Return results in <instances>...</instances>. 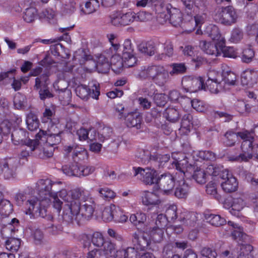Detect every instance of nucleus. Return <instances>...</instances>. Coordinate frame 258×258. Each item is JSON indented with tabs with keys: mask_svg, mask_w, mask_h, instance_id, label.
Listing matches in <instances>:
<instances>
[{
	"mask_svg": "<svg viewBox=\"0 0 258 258\" xmlns=\"http://www.w3.org/2000/svg\"><path fill=\"white\" fill-rule=\"evenodd\" d=\"M27 134V133L24 130L21 128L15 130L12 133V140L15 145H30L31 148L34 149V146L35 147V145H36L37 139H41L42 136L44 135V132L40 130L36 135V139L35 140L28 139Z\"/></svg>",
	"mask_w": 258,
	"mask_h": 258,
	"instance_id": "obj_3",
	"label": "nucleus"
},
{
	"mask_svg": "<svg viewBox=\"0 0 258 258\" xmlns=\"http://www.w3.org/2000/svg\"><path fill=\"white\" fill-rule=\"evenodd\" d=\"M38 138L36 141V143L35 145L34 149L31 150L32 151L35 150V156L41 159H46L51 157L53 156V151L51 148H43V150L39 147V142Z\"/></svg>",
	"mask_w": 258,
	"mask_h": 258,
	"instance_id": "obj_21",
	"label": "nucleus"
},
{
	"mask_svg": "<svg viewBox=\"0 0 258 258\" xmlns=\"http://www.w3.org/2000/svg\"><path fill=\"white\" fill-rule=\"evenodd\" d=\"M218 17L219 21L225 25H231L235 22L237 15L232 6L222 7L219 9Z\"/></svg>",
	"mask_w": 258,
	"mask_h": 258,
	"instance_id": "obj_11",
	"label": "nucleus"
},
{
	"mask_svg": "<svg viewBox=\"0 0 258 258\" xmlns=\"http://www.w3.org/2000/svg\"><path fill=\"white\" fill-rule=\"evenodd\" d=\"M87 157V151L78 147L77 149H74V152L72 154V158L75 163H78L79 160L84 159Z\"/></svg>",
	"mask_w": 258,
	"mask_h": 258,
	"instance_id": "obj_55",
	"label": "nucleus"
},
{
	"mask_svg": "<svg viewBox=\"0 0 258 258\" xmlns=\"http://www.w3.org/2000/svg\"><path fill=\"white\" fill-rule=\"evenodd\" d=\"M96 67L98 71L103 74L107 73L110 69V64L108 59L102 54L98 57Z\"/></svg>",
	"mask_w": 258,
	"mask_h": 258,
	"instance_id": "obj_30",
	"label": "nucleus"
},
{
	"mask_svg": "<svg viewBox=\"0 0 258 258\" xmlns=\"http://www.w3.org/2000/svg\"><path fill=\"white\" fill-rule=\"evenodd\" d=\"M206 87L212 93H218L220 90L222 89L220 81H212L207 80L205 84Z\"/></svg>",
	"mask_w": 258,
	"mask_h": 258,
	"instance_id": "obj_50",
	"label": "nucleus"
},
{
	"mask_svg": "<svg viewBox=\"0 0 258 258\" xmlns=\"http://www.w3.org/2000/svg\"><path fill=\"white\" fill-rule=\"evenodd\" d=\"M117 207L113 204L110 205L109 206L106 207L102 214V218L105 222H110L112 220L114 221L115 213H116Z\"/></svg>",
	"mask_w": 258,
	"mask_h": 258,
	"instance_id": "obj_22",
	"label": "nucleus"
},
{
	"mask_svg": "<svg viewBox=\"0 0 258 258\" xmlns=\"http://www.w3.org/2000/svg\"><path fill=\"white\" fill-rule=\"evenodd\" d=\"M58 194L60 198L68 204L81 202L84 199L85 191L80 188L72 189L68 193L66 189H60Z\"/></svg>",
	"mask_w": 258,
	"mask_h": 258,
	"instance_id": "obj_9",
	"label": "nucleus"
},
{
	"mask_svg": "<svg viewBox=\"0 0 258 258\" xmlns=\"http://www.w3.org/2000/svg\"><path fill=\"white\" fill-rule=\"evenodd\" d=\"M224 136L225 138L224 144L226 146L230 147L235 145L237 140V133L232 131H229L225 134Z\"/></svg>",
	"mask_w": 258,
	"mask_h": 258,
	"instance_id": "obj_48",
	"label": "nucleus"
},
{
	"mask_svg": "<svg viewBox=\"0 0 258 258\" xmlns=\"http://www.w3.org/2000/svg\"><path fill=\"white\" fill-rule=\"evenodd\" d=\"M200 254L202 256L207 258H216L217 256V253L215 249L207 246L201 248Z\"/></svg>",
	"mask_w": 258,
	"mask_h": 258,
	"instance_id": "obj_62",
	"label": "nucleus"
},
{
	"mask_svg": "<svg viewBox=\"0 0 258 258\" xmlns=\"http://www.w3.org/2000/svg\"><path fill=\"white\" fill-rule=\"evenodd\" d=\"M123 50H122V57L123 58H128L129 56L132 55L133 54H135L134 52V49L132 46V44L131 40L126 39L123 45Z\"/></svg>",
	"mask_w": 258,
	"mask_h": 258,
	"instance_id": "obj_53",
	"label": "nucleus"
},
{
	"mask_svg": "<svg viewBox=\"0 0 258 258\" xmlns=\"http://www.w3.org/2000/svg\"><path fill=\"white\" fill-rule=\"evenodd\" d=\"M26 97L18 93L14 98V105L16 108L22 109L26 107Z\"/></svg>",
	"mask_w": 258,
	"mask_h": 258,
	"instance_id": "obj_46",
	"label": "nucleus"
},
{
	"mask_svg": "<svg viewBox=\"0 0 258 258\" xmlns=\"http://www.w3.org/2000/svg\"><path fill=\"white\" fill-rule=\"evenodd\" d=\"M197 220L196 214L193 212H188L186 213L183 217L182 221L183 223L187 226H194Z\"/></svg>",
	"mask_w": 258,
	"mask_h": 258,
	"instance_id": "obj_54",
	"label": "nucleus"
},
{
	"mask_svg": "<svg viewBox=\"0 0 258 258\" xmlns=\"http://www.w3.org/2000/svg\"><path fill=\"white\" fill-rule=\"evenodd\" d=\"M242 150L243 152H251L252 157L258 159V144L245 141L242 146Z\"/></svg>",
	"mask_w": 258,
	"mask_h": 258,
	"instance_id": "obj_36",
	"label": "nucleus"
},
{
	"mask_svg": "<svg viewBox=\"0 0 258 258\" xmlns=\"http://www.w3.org/2000/svg\"><path fill=\"white\" fill-rule=\"evenodd\" d=\"M253 249V246L249 244H242L232 250L231 255L235 256L237 253V258H253L251 253Z\"/></svg>",
	"mask_w": 258,
	"mask_h": 258,
	"instance_id": "obj_16",
	"label": "nucleus"
},
{
	"mask_svg": "<svg viewBox=\"0 0 258 258\" xmlns=\"http://www.w3.org/2000/svg\"><path fill=\"white\" fill-rule=\"evenodd\" d=\"M197 0H181L185 12L187 15H191L196 8V3Z\"/></svg>",
	"mask_w": 258,
	"mask_h": 258,
	"instance_id": "obj_56",
	"label": "nucleus"
},
{
	"mask_svg": "<svg viewBox=\"0 0 258 258\" xmlns=\"http://www.w3.org/2000/svg\"><path fill=\"white\" fill-rule=\"evenodd\" d=\"M98 191L100 196L106 201H109L116 196L115 193L108 187L99 188Z\"/></svg>",
	"mask_w": 258,
	"mask_h": 258,
	"instance_id": "obj_52",
	"label": "nucleus"
},
{
	"mask_svg": "<svg viewBox=\"0 0 258 258\" xmlns=\"http://www.w3.org/2000/svg\"><path fill=\"white\" fill-rule=\"evenodd\" d=\"M181 84L187 92H196L201 89H206L204 80L200 76H185L183 78Z\"/></svg>",
	"mask_w": 258,
	"mask_h": 258,
	"instance_id": "obj_5",
	"label": "nucleus"
},
{
	"mask_svg": "<svg viewBox=\"0 0 258 258\" xmlns=\"http://www.w3.org/2000/svg\"><path fill=\"white\" fill-rule=\"evenodd\" d=\"M146 219V214L143 213L132 214L130 218V221L136 226H141L145 222Z\"/></svg>",
	"mask_w": 258,
	"mask_h": 258,
	"instance_id": "obj_41",
	"label": "nucleus"
},
{
	"mask_svg": "<svg viewBox=\"0 0 258 258\" xmlns=\"http://www.w3.org/2000/svg\"><path fill=\"white\" fill-rule=\"evenodd\" d=\"M192 119V116L190 114L187 113L184 114L181 119V127L189 132L192 126L191 123Z\"/></svg>",
	"mask_w": 258,
	"mask_h": 258,
	"instance_id": "obj_60",
	"label": "nucleus"
},
{
	"mask_svg": "<svg viewBox=\"0 0 258 258\" xmlns=\"http://www.w3.org/2000/svg\"><path fill=\"white\" fill-rule=\"evenodd\" d=\"M205 218L208 222L216 227L222 226L226 223V220L219 215L206 214Z\"/></svg>",
	"mask_w": 258,
	"mask_h": 258,
	"instance_id": "obj_37",
	"label": "nucleus"
},
{
	"mask_svg": "<svg viewBox=\"0 0 258 258\" xmlns=\"http://www.w3.org/2000/svg\"><path fill=\"white\" fill-rule=\"evenodd\" d=\"M81 202L66 204V207L63 212V220L67 223H73L76 221L79 225L81 218L80 215Z\"/></svg>",
	"mask_w": 258,
	"mask_h": 258,
	"instance_id": "obj_4",
	"label": "nucleus"
},
{
	"mask_svg": "<svg viewBox=\"0 0 258 258\" xmlns=\"http://www.w3.org/2000/svg\"><path fill=\"white\" fill-rule=\"evenodd\" d=\"M26 123L28 130L33 131L38 128L39 121L35 114L30 112L27 116Z\"/></svg>",
	"mask_w": 258,
	"mask_h": 258,
	"instance_id": "obj_38",
	"label": "nucleus"
},
{
	"mask_svg": "<svg viewBox=\"0 0 258 258\" xmlns=\"http://www.w3.org/2000/svg\"><path fill=\"white\" fill-rule=\"evenodd\" d=\"M48 84L49 73H44L35 79L34 88L38 90L40 88L41 85L43 87H46Z\"/></svg>",
	"mask_w": 258,
	"mask_h": 258,
	"instance_id": "obj_45",
	"label": "nucleus"
},
{
	"mask_svg": "<svg viewBox=\"0 0 258 258\" xmlns=\"http://www.w3.org/2000/svg\"><path fill=\"white\" fill-rule=\"evenodd\" d=\"M132 242L134 248L138 252L147 250L150 243V237L147 233L139 232L133 235Z\"/></svg>",
	"mask_w": 258,
	"mask_h": 258,
	"instance_id": "obj_10",
	"label": "nucleus"
},
{
	"mask_svg": "<svg viewBox=\"0 0 258 258\" xmlns=\"http://www.w3.org/2000/svg\"><path fill=\"white\" fill-rule=\"evenodd\" d=\"M192 172V174H189V175L190 176H191L198 183L203 184L206 182L207 174L204 170L197 167L196 169L195 168Z\"/></svg>",
	"mask_w": 258,
	"mask_h": 258,
	"instance_id": "obj_31",
	"label": "nucleus"
},
{
	"mask_svg": "<svg viewBox=\"0 0 258 258\" xmlns=\"http://www.w3.org/2000/svg\"><path fill=\"white\" fill-rule=\"evenodd\" d=\"M151 236L155 242H160L163 239L164 229L154 228L151 231Z\"/></svg>",
	"mask_w": 258,
	"mask_h": 258,
	"instance_id": "obj_61",
	"label": "nucleus"
},
{
	"mask_svg": "<svg viewBox=\"0 0 258 258\" xmlns=\"http://www.w3.org/2000/svg\"><path fill=\"white\" fill-rule=\"evenodd\" d=\"M102 246L103 248L101 250L107 258L112 257L117 251L115 244L110 240H106Z\"/></svg>",
	"mask_w": 258,
	"mask_h": 258,
	"instance_id": "obj_40",
	"label": "nucleus"
},
{
	"mask_svg": "<svg viewBox=\"0 0 258 258\" xmlns=\"http://www.w3.org/2000/svg\"><path fill=\"white\" fill-rule=\"evenodd\" d=\"M105 241L102 234L100 232H94L91 236L92 243L95 246H102Z\"/></svg>",
	"mask_w": 258,
	"mask_h": 258,
	"instance_id": "obj_59",
	"label": "nucleus"
},
{
	"mask_svg": "<svg viewBox=\"0 0 258 258\" xmlns=\"http://www.w3.org/2000/svg\"><path fill=\"white\" fill-rule=\"evenodd\" d=\"M61 171L64 174L69 176H79V164L78 163H73L71 165L67 164L63 165L61 167Z\"/></svg>",
	"mask_w": 258,
	"mask_h": 258,
	"instance_id": "obj_27",
	"label": "nucleus"
},
{
	"mask_svg": "<svg viewBox=\"0 0 258 258\" xmlns=\"http://www.w3.org/2000/svg\"><path fill=\"white\" fill-rule=\"evenodd\" d=\"M164 115L168 121L172 122L177 121L180 117L179 111L173 107L166 108L164 113Z\"/></svg>",
	"mask_w": 258,
	"mask_h": 258,
	"instance_id": "obj_39",
	"label": "nucleus"
},
{
	"mask_svg": "<svg viewBox=\"0 0 258 258\" xmlns=\"http://www.w3.org/2000/svg\"><path fill=\"white\" fill-rule=\"evenodd\" d=\"M257 128L258 125H255L254 127L250 131L244 130L242 132L237 133V138L239 137L243 140L241 144V148L243 143L245 141H249V142L254 143L253 141L254 136L255 135V130Z\"/></svg>",
	"mask_w": 258,
	"mask_h": 258,
	"instance_id": "obj_29",
	"label": "nucleus"
},
{
	"mask_svg": "<svg viewBox=\"0 0 258 258\" xmlns=\"http://www.w3.org/2000/svg\"><path fill=\"white\" fill-rule=\"evenodd\" d=\"M153 100L157 106L163 107L167 103V97L164 93H156L154 95Z\"/></svg>",
	"mask_w": 258,
	"mask_h": 258,
	"instance_id": "obj_63",
	"label": "nucleus"
},
{
	"mask_svg": "<svg viewBox=\"0 0 258 258\" xmlns=\"http://www.w3.org/2000/svg\"><path fill=\"white\" fill-rule=\"evenodd\" d=\"M133 170L135 172L134 176L137 177L138 179L142 181L146 184H152L156 183L157 174L154 169L134 167Z\"/></svg>",
	"mask_w": 258,
	"mask_h": 258,
	"instance_id": "obj_6",
	"label": "nucleus"
},
{
	"mask_svg": "<svg viewBox=\"0 0 258 258\" xmlns=\"http://www.w3.org/2000/svg\"><path fill=\"white\" fill-rule=\"evenodd\" d=\"M99 90V85L96 84H93L92 89L84 85H79L75 89L77 95L85 101L88 100L90 96L94 99H98L100 95Z\"/></svg>",
	"mask_w": 258,
	"mask_h": 258,
	"instance_id": "obj_7",
	"label": "nucleus"
},
{
	"mask_svg": "<svg viewBox=\"0 0 258 258\" xmlns=\"http://www.w3.org/2000/svg\"><path fill=\"white\" fill-rule=\"evenodd\" d=\"M167 7V13L169 15V21L174 27L180 26L183 21V15L181 11L176 8Z\"/></svg>",
	"mask_w": 258,
	"mask_h": 258,
	"instance_id": "obj_17",
	"label": "nucleus"
},
{
	"mask_svg": "<svg viewBox=\"0 0 258 258\" xmlns=\"http://www.w3.org/2000/svg\"><path fill=\"white\" fill-rule=\"evenodd\" d=\"M122 25L126 26L132 23L136 19V14L134 12H128L121 14Z\"/></svg>",
	"mask_w": 258,
	"mask_h": 258,
	"instance_id": "obj_51",
	"label": "nucleus"
},
{
	"mask_svg": "<svg viewBox=\"0 0 258 258\" xmlns=\"http://www.w3.org/2000/svg\"><path fill=\"white\" fill-rule=\"evenodd\" d=\"M45 200L39 198H32L27 201V210L26 214L30 216V218L42 217L46 216V209L43 205Z\"/></svg>",
	"mask_w": 258,
	"mask_h": 258,
	"instance_id": "obj_2",
	"label": "nucleus"
},
{
	"mask_svg": "<svg viewBox=\"0 0 258 258\" xmlns=\"http://www.w3.org/2000/svg\"><path fill=\"white\" fill-rule=\"evenodd\" d=\"M171 67L172 70L169 73L171 76L183 74L186 70L184 63H173Z\"/></svg>",
	"mask_w": 258,
	"mask_h": 258,
	"instance_id": "obj_64",
	"label": "nucleus"
},
{
	"mask_svg": "<svg viewBox=\"0 0 258 258\" xmlns=\"http://www.w3.org/2000/svg\"><path fill=\"white\" fill-rule=\"evenodd\" d=\"M122 57L118 54H114L110 59V68L111 67L112 71L116 74H119L122 70L124 66L123 62Z\"/></svg>",
	"mask_w": 258,
	"mask_h": 258,
	"instance_id": "obj_23",
	"label": "nucleus"
},
{
	"mask_svg": "<svg viewBox=\"0 0 258 258\" xmlns=\"http://www.w3.org/2000/svg\"><path fill=\"white\" fill-rule=\"evenodd\" d=\"M17 162L8 160L0 163V176L3 174L6 179L15 178L16 176Z\"/></svg>",
	"mask_w": 258,
	"mask_h": 258,
	"instance_id": "obj_13",
	"label": "nucleus"
},
{
	"mask_svg": "<svg viewBox=\"0 0 258 258\" xmlns=\"http://www.w3.org/2000/svg\"><path fill=\"white\" fill-rule=\"evenodd\" d=\"M142 79H150L157 85L162 87L169 80V73L161 66H152L141 71L138 75Z\"/></svg>",
	"mask_w": 258,
	"mask_h": 258,
	"instance_id": "obj_1",
	"label": "nucleus"
},
{
	"mask_svg": "<svg viewBox=\"0 0 258 258\" xmlns=\"http://www.w3.org/2000/svg\"><path fill=\"white\" fill-rule=\"evenodd\" d=\"M50 184L51 180L49 179H40L37 182L36 190L39 198L46 200L50 197Z\"/></svg>",
	"mask_w": 258,
	"mask_h": 258,
	"instance_id": "obj_15",
	"label": "nucleus"
},
{
	"mask_svg": "<svg viewBox=\"0 0 258 258\" xmlns=\"http://www.w3.org/2000/svg\"><path fill=\"white\" fill-rule=\"evenodd\" d=\"M257 76L256 71L253 70H246L241 76V83L245 86H252L257 83Z\"/></svg>",
	"mask_w": 258,
	"mask_h": 258,
	"instance_id": "obj_20",
	"label": "nucleus"
},
{
	"mask_svg": "<svg viewBox=\"0 0 258 258\" xmlns=\"http://www.w3.org/2000/svg\"><path fill=\"white\" fill-rule=\"evenodd\" d=\"M20 245V239L14 237L8 238L5 241L4 244L6 249L12 252H17L19 250Z\"/></svg>",
	"mask_w": 258,
	"mask_h": 258,
	"instance_id": "obj_32",
	"label": "nucleus"
},
{
	"mask_svg": "<svg viewBox=\"0 0 258 258\" xmlns=\"http://www.w3.org/2000/svg\"><path fill=\"white\" fill-rule=\"evenodd\" d=\"M207 8L206 3L203 0H197L196 8L193 13L189 16H194L197 26L203 24L207 18Z\"/></svg>",
	"mask_w": 258,
	"mask_h": 258,
	"instance_id": "obj_12",
	"label": "nucleus"
},
{
	"mask_svg": "<svg viewBox=\"0 0 258 258\" xmlns=\"http://www.w3.org/2000/svg\"><path fill=\"white\" fill-rule=\"evenodd\" d=\"M83 201L85 203L81 207H80V217L81 216L84 219L88 220L90 219L93 215L95 208V203L91 199L88 200L85 195L84 199L82 200L81 203Z\"/></svg>",
	"mask_w": 258,
	"mask_h": 258,
	"instance_id": "obj_14",
	"label": "nucleus"
},
{
	"mask_svg": "<svg viewBox=\"0 0 258 258\" xmlns=\"http://www.w3.org/2000/svg\"><path fill=\"white\" fill-rule=\"evenodd\" d=\"M254 56V52L251 48L244 49L242 53L241 60L243 62L248 63L250 62Z\"/></svg>",
	"mask_w": 258,
	"mask_h": 258,
	"instance_id": "obj_58",
	"label": "nucleus"
},
{
	"mask_svg": "<svg viewBox=\"0 0 258 258\" xmlns=\"http://www.w3.org/2000/svg\"><path fill=\"white\" fill-rule=\"evenodd\" d=\"M160 189L167 195L173 193V189L175 186V179L170 173H165L160 175L156 180Z\"/></svg>",
	"mask_w": 258,
	"mask_h": 258,
	"instance_id": "obj_8",
	"label": "nucleus"
},
{
	"mask_svg": "<svg viewBox=\"0 0 258 258\" xmlns=\"http://www.w3.org/2000/svg\"><path fill=\"white\" fill-rule=\"evenodd\" d=\"M99 0H91L85 3V7L82 8V11L86 14H89L96 11V7L98 6Z\"/></svg>",
	"mask_w": 258,
	"mask_h": 258,
	"instance_id": "obj_47",
	"label": "nucleus"
},
{
	"mask_svg": "<svg viewBox=\"0 0 258 258\" xmlns=\"http://www.w3.org/2000/svg\"><path fill=\"white\" fill-rule=\"evenodd\" d=\"M112 133V128L108 126L100 127L98 129V138L101 142L107 140L111 136Z\"/></svg>",
	"mask_w": 258,
	"mask_h": 258,
	"instance_id": "obj_49",
	"label": "nucleus"
},
{
	"mask_svg": "<svg viewBox=\"0 0 258 258\" xmlns=\"http://www.w3.org/2000/svg\"><path fill=\"white\" fill-rule=\"evenodd\" d=\"M221 186L224 191L230 193L236 191L238 187V182L234 177L227 179L221 183Z\"/></svg>",
	"mask_w": 258,
	"mask_h": 258,
	"instance_id": "obj_28",
	"label": "nucleus"
},
{
	"mask_svg": "<svg viewBox=\"0 0 258 258\" xmlns=\"http://www.w3.org/2000/svg\"><path fill=\"white\" fill-rule=\"evenodd\" d=\"M142 203L145 205H156L160 203L158 196L152 192L146 191L142 197Z\"/></svg>",
	"mask_w": 258,
	"mask_h": 258,
	"instance_id": "obj_33",
	"label": "nucleus"
},
{
	"mask_svg": "<svg viewBox=\"0 0 258 258\" xmlns=\"http://www.w3.org/2000/svg\"><path fill=\"white\" fill-rule=\"evenodd\" d=\"M122 118L125 120V122L128 127L136 126L137 128H140L142 117L139 112L128 113Z\"/></svg>",
	"mask_w": 258,
	"mask_h": 258,
	"instance_id": "obj_19",
	"label": "nucleus"
},
{
	"mask_svg": "<svg viewBox=\"0 0 258 258\" xmlns=\"http://www.w3.org/2000/svg\"><path fill=\"white\" fill-rule=\"evenodd\" d=\"M37 16V10L33 7L26 9L24 13L23 19L27 23L33 22Z\"/></svg>",
	"mask_w": 258,
	"mask_h": 258,
	"instance_id": "obj_43",
	"label": "nucleus"
},
{
	"mask_svg": "<svg viewBox=\"0 0 258 258\" xmlns=\"http://www.w3.org/2000/svg\"><path fill=\"white\" fill-rule=\"evenodd\" d=\"M236 110L240 113L249 112L252 106L243 100H238L234 104Z\"/></svg>",
	"mask_w": 258,
	"mask_h": 258,
	"instance_id": "obj_44",
	"label": "nucleus"
},
{
	"mask_svg": "<svg viewBox=\"0 0 258 258\" xmlns=\"http://www.w3.org/2000/svg\"><path fill=\"white\" fill-rule=\"evenodd\" d=\"M138 50L145 54L151 56L155 54V44L152 41L142 42L138 46Z\"/></svg>",
	"mask_w": 258,
	"mask_h": 258,
	"instance_id": "obj_25",
	"label": "nucleus"
},
{
	"mask_svg": "<svg viewBox=\"0 0 258 258\" xmlns=\"http://www.w3.org/2000/svg\"><path fill=\"white\" fill-rule=\"evenodd\" d=\"M56 126H52L49 130L48 136L47 139V142L52 145L59 144L61 140V135L63 134L62 131H55Z\"/></svg>",
	"mask_w": 258,
	"mask_h": 258,
	"instance_id": "obj_24",
	"label": "nucleus"
},
{
	"mask_svg": "<svg viewBox=\"0 0 258 258\" xmlns=\"http://www.w3.org/2000/svg\"><path fill=\"white\" fill-rule=\"evenodd\" d=\"M172 165L177 170L182 173L185 177L188 178L190 177L189 174H191V172L195 169V166L188 164L186 159L175 161L173 162Z\"/></svg>",
	"mask_w": 258,
	"mask_h": 258,
	"instance_id": "obj_18",
	"label": "nucleus"
},
{
	"mask_svg": "<svg viewBox=\"0 0 258 258\" xmlns=\"http://www.w3.org/2000/svg\"><path fill=\"white\" fill-rule=\"evenodd\" d=\"M189 186L184 181L179 182L174 192L175 196L179 199L185 198L188 194Z\"/></svg>",
	"mask_w": 258,
	"mask_h": 258,
	"instance_id": "obj_34",
	"label": "nucleus"
},
{
	"mask_svg": "<svg viewBox=\"0 0 258 258\" xmlns=\"http://www.w3.org/2000/svg\"><path fill=\"white\" fill-rule=\"evenodd\" d=\"M205 32L213 40H219L221 38L219 28L216 25H210L208 26Z\"/></svg>",
	"mask_w": 258,
	"mask_h": 258,
	"instance_id": "obj_42",
	"label": "nucleus"
},
{
	"mask_svg": "<svg viewBox=\"0 0 258 258\" xmlns=\"http://www.w3.org/2000/svg\"><path fill=\"white\" fill-rule=\"evenodd\" d=\"M243 37V32L239 28H235L231 33L230 41L232 42L237 43L239 42Z\"/></svg>",
	"mask_w": 258,
	"mask_h": 258,
	"instance_id": "obj_57",
	"label": "nucleus"
},
{
	"mask_svg": "<svg viewBox=\"0 0 258 258\" xmlns=\"http://www.w3.org/2000/svg\"><path fill=\"white\" fill-rule=\"evenodd\" d=\"M245 206V202L242 198H234L229 212L234 216H239V212Z\"/></svg>",
	"mask_w": 258,
	"mask_h": 258,
	"instance_id": "obj_26",
	"label": "nucleus"
},
{
	"mask_svg": "<svg viewBox=\"0 0 258 258\" xmlns=\"http://www.w3.org/2000/svg\"><path fill=\"white\" fill-rule=\"evenodd\" d=\"M199 46L205 53L209 55L217 56V48L214 43L206 40H201L200 42Z\"/></svg>",
	"mask_w": 258,
	"mask_h": 258,
	"instance_id": "obj_35",
	"label": "nucleus"
}]
</instances>
